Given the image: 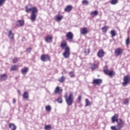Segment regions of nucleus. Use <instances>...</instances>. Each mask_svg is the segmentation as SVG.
Returning a JSON list of instances; mask_svg holds the SVG:
<instances>
[{
	"label": "nucleus",
	"instance_id": "obj_1",
	"mask_svg": "<svg viewBox=\"0 0 130 130\" xmlns=\"http://www.w3.org/2000/svg\"><path fill=\"white\" fill-rule=\"evenodd\" d=\"M25 12L26 13L31 12L30 13V20H31V22H35V21H36V18H37V15L36 14L38 13V9L36 7L28 8V6L25 7Z\"/></svg>",
	"mask_w": 130,
	"mask_h": 130
},
{
	"label": "nucleus",
	"instance_id": "obj_2",
	"mask_svg": "<svg viewBox=\"0 0 130 130\" xmlns=\"http://www.w3.org/2000/svg\"><path fill=\"white\" fill-rule=\"evenodd\" d=\"M65 99L67 105L71 106L74 103V94L73 93H70L68 97L67 95L66 96Z\"/></svg>",
	"mask_w": 130,
	"mask_h": 130
},
{
	"label": "nucleus",
	"instance_id": "obj_3",
	"mask_svg": "<svg viewBox=\"0 0 130 130\" xmlns=\"http://www.w3.org/2000/svg\"><path fill=\"white\" fill-rule=\"evenodd\" d=\"M112 123H114V122H117V124H124L122 119H118V115L117 114H115L111 119Z\"/></svg>",
	"mask_w": 130,
	"mask_h": 130
},
{
	"label": "nucleus",
	"instance_id": "obj_4",
	"mask_svg": "<svg viewBox=\"0 0 130 130\" xmlns=\"http://www.w3.org/2000/svg\"><path fill=\"white\" fill-rule=\"evenodd\" d=\"M62 55L64 58H69L71 55V49L70 47H66L64 52L62 53Z\"/></svg>",
	"mask_w": 130,
	"mask_h": 130
},
{
	"label": "nucleus",
	"instance_id": "obj_5",
	"mask_svg": "<svg viewBox=\"0 0 130 130\" xmlns=\"http://www.w3.org/2000/svg\"><path fill=\"white\" fill-rule=\"evenodd\" d=\"M66 36V40H68V41H70V42H71L72 40L74 39V34L71 31L67 32Z\"/></svg>",
	"mask_w": 130,
	"mask_h": 130
},
{
	"label": "nucleus",
	"instance_id": "obj_6",
	"mask_svg": "<svg viewBox=\"0 0 130 130\" xmlns=\"http://www.w3.org/2000/svg\"><path fill=\"white\" fill-rule=\"evenodd\" d=\"M124 126V124H117L116 126H111V130H121Z\"/></svg>",
	"mask_w": 130,
	"mask_h": 130
},
{
	"label": "nucleus",
	"instance_id": "obj_7",
	"mask_svg": "<svg viewBox=\"0 0 130 130\" xmlns=\"http://www.w3.org/2000/svg\"><path fill=\"white\" fill-rule=\"evenodd\" d=\"M123 81L122 83L123 86H126L127 84H129L130 83V77L128 76H124L123 78Z\"/></svg>",
	"mask_w": 130,
	"mask_h": 130
},
{
	"label": "nucleus",
	"instance_id": "obj_8",
	"mask_svg": "<svg viewBox=\"0 0 130 130\" xmlns=\"http://www.w3.org/2000/svg\"><path fill=\"white\" fill-rule=\"evenodd\" d=\"M41 60L44 62L48 61V60H50V56H49V55L48 54L42 55L41 56Z\"/></svg>",
	"mask_w": 130,
	"mask_h": 130
},
{
	"label": "nucleus",
	"instance_id": "obj_9",
	"mask_svg": "<svg viewBox=\"0 0 130 130\" xmlns=\"http://www.w3.org/2000/svg\"><path fill=\"white\" fill-rule=\"evenodd\" d=\"M63 19V16L61 15V14H58L56 15L54 17V20L56 22H57L58 23H59L61 20Z\"/></svg>",
	"mask_w": 130,
	"mask_h": 130
},
{
	"label": "nucleus",
	"instance_id": "obj_10",
	"mask_svg": "<svg viewBox=\"0 0 130 130\" xmlns=\"http://www.w3.org/2000/svg\"><path fill=\"white\" fill-rule=\"evenodd\" d=\"M123 52V50H122L120 48H118L115 50V53L117 56L119 55H121L122 53Z\"/></svg>",
	"mask_w": 130,
	"mask_h": 130
},
{
	"label": "nucleus",
	"instance_id": "obj_11",
	"mask_svg": "<svg viewBox=\"0 0 130 130\" xmlns=\"http://www.w3.org/2000/svg\"><path fill=\"white\" fill-rule=\"evenodd\" d=\"M62 93V89H60L59 86H57L55 88L54 94H59V95L61 94Z\"/></svg>",
	"mask_w": 130,
	"mask_h": 130
},
{
	"label": "nucleus",
	"instance_id": "obj_12",
	"mask_svg": "<svg viewBox=\"0 0 130 130\" xmlns=\"http://www.w3.org/2000/svg\"><path fill=\"white\" fill-rule=\"evenodd\" d=\"M92 84L93 85H100L102 84V79H95L92 81Z\"/></svg>",
	"mask_w": 130,
	"mask_h": 130
},
{
	"label": "nucleus",
	"instance_id": "obj_13",
	"mask_svg": "<svg viewBox=\"0 0 130 130\" xmlns=\"http://www.w3.org/2000/svg\"><path fill=\"white\" fill-rule=\"evenodd\" d=\"M104 54H105V53H104V51H103V50L101 49L98 52L97 56L100 58H101L102 57H103L104 56Z\"/></svg>",
	"mask_w": 130,
	"mask_h": 130
},
{
	"label": "nucleus",
	"instance_id": "obj_14",
	"mask_svg": "<svg viewBox=\"0 0 130 130\" xmlns=\"http://www.w3.org/2000/svg\"><path fill=\"white\" fill-rule=\"evenodd\" d=\"M80 33L82 34V35H86V34H88V30L87 28L83 27L80 29Z\"/></svg>",
	"mask_w": 130,
	"mask_h": 130
},
{
	"label": "nucleus",
	"instance_id": "obj_15",
	"mask_svg": "<svg viewBox=\"0 0 130 130\" xmlns=\"http://www.w3.org/2000/svg\"><path fill=\"white\" fill-rule=\"evenodd\" d=\"M24 22L23 20H18L16 22L17 26H19V27H22V26H24Z\"/></svg>",
	"mask_w": 130,
	"mask_h": 130
},
{
	"label": "nucleus",
	"instance_id": "obj_16",
	"mask_svg": "<svg viewBox=\"0 0 130 130\" xmlns=\"http://www.w3.org/2000/svg\"><path fill=\"white\" fill-rule=\"evenodd\" d=\"M106 75H108V76L112 78V77H113V76L115 75V72H114V71L112 70L109 71L108 72L106 73Z\"/></svg>",
	"mask_w": 130,
	"mask_h": 130
},
{
	"label": "nucleus",
	"instance_id": "obj_17",
	"mask_svg": "<svg viewBox=\"0 0 130 130\" xmlns=\"http://www.w3.org/2000/svg\"><path fill=\"white\" fill-rule=\"evenodd\" d=\"M28 71H29V69L27 67H25L21 69V72L22 75H25L26 74H27V73H28Z\"/></svg>",
	"mask_w": 130,
	"mask_h": 130
},
{
	"label": "nucleus",
	"instance_id": "obj_18",
	"mask_svg": "<svg viewBox=\"0 0 130 130\" xmlns=\"http://www.w3.org/2000/svg\"><path fill=\"white\" fill-rule=\"evenodd\" d=\"M14 35L12 31V30H9L8 34V37L11 39V40H14Z\"/></svg>",
	"mask_w": 130,
	"mask_h": 130
},
{
	"label": "nucleus",
	"instance_id": "obj_19",
	"mask_svg": "<svg viewBox=\"0 0 130 130\" xmlns=\"http://www.w3.org/2000/svg\"><path fill=\"white\" fill-rule=\"evenodd\" d=\"M45 41L47 43H51V42H52V37H46L45 38Z\"/></svg>",
	"mask_w": 130,
	"mask_h": 130
},
{
	"label": "nucleus",
	"instance_id": "obj_20",
	"mask_svg": "<svg viewBox=\"0 0 130 130\" xmlns=\"http://www.w3.org/2000/svg\"><path fill=\"white\" fill-rule=\"evenodd\" d=\"M72 10H73V6H72V5H68L66 7V8L64 9V11L65 12H71L72 11Z\"/></svg>",
	"mask_w": 130,
	"mask_h": 130
},
{
	"label": "nucleus",
	"instance_id": "obj_21",
	"mask_svg": "<svg viewBox=\"0 0 130 130\" xmlns=\"http://www.w3.org/2000/svg\"><path fill=\"white\" fill-rule=\"evenodd\" d=\"M9 126L11 130L17 129V126H16V125H15L14 123H10Z\"/></svg>",
	"mask_w": 130,
	"mask_h": 130
},
{
	"label": "nucleus",
	"instance_id": "obj_22",
	"mask_svg": "<svg viewBox=\"0 0 130 130\" xmlns=\"http://www.w3.org/2000/svg\"><path fill=\"white\" fill-rule=\"evenodd\" d=\"M99 12L98 11H92L90 13V16L92 17H96V16H98Z\"/></svg>",
	"mask_w": 130,
	"mask_h": 130
},
{
	"label": "nucleus",
	"instance_id": "obj_23",
	"mask_svg": "<svg viewBox=\"0 0 130 130\" xmlns=\"http://www.w3.org/2000/svg\"><path fill=\"white\" fill-rule=\"evenodd\" d=\"M23 98L24 99H28L29 98V93H28V92L25 91L24 92Z\"/></svg>",
	"mask_w": 130,
	"mask_h": 130
},
{
	"label": "nucleus",
	"instance_id": "obj_24",
	"mask_svg": "<svg viewBox=\"0 0 130 130\" xmlns=\"http://www.w3.org/2000/svg\"><path fill=\"white\" fill-rule=\"evenodd\" d=\"M110 34L112 37H114V36H116V34H117V33L115 30L113 29L110 31Z\"/></svg>",
	"mask_w": 130,
	"mask_h": 130
},
{
	"label": "nucleus",
	"instance_id": "obj_25",
	"mask_svg": "<svg viewBox=\"0 0 130 130\" xmlns=\"http://www.w3.org/2000/svg\"><path fill=\"white\" fill-rule=\"evenodd\" d=\"M8 78V76L6 74H3L1 75V81H6Z\"/></svg>",
	"mask_w": 130,
	"mask_h": 130
},
{
	"label": "nucleus",
	"instance_id": "obj_26",
	"mask_svg": "<svg viewBox=\"0 0 130 130\" xmlns=\"http://www.w3.org/2000/svg\"><path fill=\"white\" fill-rule=\"evenodd\" d=\"M129 102V99L126 98V99H125L123 101V104L124 105H128Z\"/></svg>",
	"mask_w": 130,
	"mask_h": 130
},
{
	"label": "nucleus",
	"instance_id": "obj_27",
	"mask_svg": "<svg viewBox=\"0 0 130 130\" xmlns=\"http://www.w3.org/2000/svg\"><path fill=\"white\" fill-rule=\"evenodd\" d=\"M90 67L92 71H94L95 69H97L98 68L97 65L95 63H90Z\"/></svg>",
	"mask_w": 130,
	"mask_h": 130
},
{
	"label": "nucleus",
	"instance_id": "obj_28",
	"mask_svg": "<svg viewBox=\"0 0 130 130\" xmlns=\"http://www.w3.org/2000/svg\"><path fill=\"white\" fill-rule=\"evenodd\" d=\"M89 105H92V103L90 101H89V100L88 99H86L85 107H87V106H89Z\"/></svg>",
	"mask_w": 130,
	"mask_h": 130
},
{
	"label": "nucleus",
	"instance_id": "obj_29",
	"mask_svg": "<svg viewBox=\"0 0 130 130\" xmlns=\"http://www.w3.org/2000/svg\"><path fill=\"white\" fill-rule=\"evenodd\" d=\"M59 83H63L64 81H66L64 76H62L60 79H58Z\"/></svg>",
	"mask_w": 130,
	"mask_h": 130
},
{
	"label": "nucleus",
	"instance_id": "obj_30",
	"mask_svg": "<svg viewBox=\"0 0 130 130\" xmlns=\"http://www.w3.org/2000/svg\"><path fill=\"white\" fill-rule=\"evenodd\" d=\"M18 67L16 65L12 66L11 68V71H17Z\"/></svg>",
	"mask_w": 130,
	"mask_h": 130
},
{
	"label": "nucleus",
	"instance_id": "obj_31",
	"mask_svg": "<svg viewBox=\"0 0 130 130\" xmlns=\"http://www.w3.org/2000/svg\"><path fill=\"white\" fill-rule=\"evenodd\" d=\"M57 101L58 103H59V104L62 103V98H61V96L59 97L57 100Z\"/></svg>",
	"mask_w": 130,
	"mask_h": 130
},
{
	"label": "nucleus",
	"instance_id": "obj_32",
	"mask_svg": "<svg viewBox=\"0 0 130 130\" xmlns=\"http://www.w3.org/2000/svg\"><path fill=\"white\" fill-rule=\"evenodd\" d=\"M118 3V0H112L111 1V5H116Z\"/></svg>",
	"mask_w": 130,
	"mask_h": 130
},
{
	"label": "nucleus",
	"instance_id": "obj_33",
	"mask_svg": "<svg viewBox=\"0 0 130 130\" xmlns=\"http://www.w3.org/2000/svg\"><path fill=\"white\" fill-rule=\"evenodd\" d=\"M102 30L104 33H106L107 31V26H104L102 28Z\"/></svg>",
	"mask_w": 130,
	"mask_h": 130
},
{
	"label": "nucleus",
	"instance_id": "obj_34",
	"mask_svg": "<svg viewBox=\"0 0 130 130\" xmlns=\"http://www.w3.org/2000/svg\"><path fill=\"white\" fill-rule=\"evenodd\" d=\"M60 46H61L62 49H63V48L64 47H65V48H66V47H67V43H61Z\"/></svg>",
	"mask_w": 130,
	"mask_h": 130
},
{
	"label": "nucleus",
	"instance_id": "obj_35",
	"mask_svg": "<svg viewBox=\"0 0 130 130\" xmlns=\"http://www.w3.org/2000/svg\"><path fill=\"white\" fill-rule=\"evenodd\" d=\"M45 109L47 111H51V107L50 106H47L45 107Z\"/></svg>",
	"mask_w": 130,
	"mask_h": 130
},
{
	"label": "nucleus",
	"instance_id": "obj_36",
	"mask_svg": "<svg viewBox=\"0 0 130 130\" xmlns=\"http://www.w3.org/2000/svg\"><path fill=\"white\" fill-rule=\"evenodd\" d=\"M45 129H46V130L51 129V126L50 125H46L45 126Z\"/></svg>",
	"mask_w": 130,
	"mask_h": 130
},
{
	"label": "nucleus",
	"instance_id": "obj_37",
	"mask_svg": "<svg viewBox=\"0 0 130 130\" xmlns=\"http://www.w3.org/2000/svg\"><path fill=\"white\" fill-rule=\"evenodd\" d=\"M82 4L83 5H86V6H88V5H89V1L87 0H83L82 1Z\"/></svg>",
	"mask_w": 130,
	"mask_h": 130
},
{
	"label": "nucleus",
	"instance_id": "obj_38",
	"mask_svg": "<svg viewBox=\"0 0 130 130\" xmlns=\"http://www.w3.org/2000/svg\"><path fill=\"white\" fill-rule=\"evenodd\" d=\"M90 53V49H85V55H88V54Z\"/></svg>",
	"mask_w": 130,
	"mask_h": 130
},
{
	"label": "nucleus",
	"instance_id": "obj_39",
	"mask_svg": "<svg viewBox=\"0 0 130 130\" xmlns=\"http://www.w3.org/2000/svg\"><path fill=\"white\" fill-rule=\"evenodd\" d=\"M108 71H109L108 68H107V66H105V67H104V72L105 74H106Z\"/></svg>",
	"mask_w": 130,
	"mask_h": 130
},
{
	"label": "nucleus",
	"instance_id": "obj_40",
	"mask_svg": "<svg viewBox=\"0 0 130 130\" xmlns=\"http://www.w3.org/2000/svg\"><path fill=\"white\" fill-rule=\"evenodd\" d=\"M7 0H0V7H2L4 5Z\"/></svg>",
	"mask_w": 130,
	"mask_h": 130
},
{
	"label": "nucleus",
	"instance_id": "obj_41",
	"mask_svg": "<svg viewBox=\"0 0 130 130\" xmlns=\"http://www.w3.org/2000/svg\"><path fill=\"white\" fill-rule=\"evenodd\" d=\"M129 38H128L125 41L126 45H129Z\"/></svg>",
	"mask_w": 130,
	"mask_h": 130
},
{
	"label": "nucleus",
	"instance_id": "obj_42",
	"mask_svg": "<svg viewBox=\"0 0 130 130\" xmlns=\"http://www.w3.org/2000/svg\"><path fill=\"white\" fill-rule=\"evenodd\" d=\"M13 63H17V62H18V58L17 57H15L13 59Z\"/></svg>",
	"mask_w": 130,
	"mask_h": 130
},
{
	"label": "nucleus",
	"instance_id": "obj_43",
	"mask_svg": "<svg viewBox=\"0 0 130 130\" xmlns=\"http://www.w3.org/2000/svg\"><path fill=\"white\" fill-rule=\"evenodd\" d=\"M81 100H82V96L79 95L77 100V101H78L79 103H81Z\"/></svg>",
	"mask_w": 130,
	"mask_h": 130
},
{
	"label": "nucleus",
	"instance_id": "obj_44",
	"mask_svg": "<svg viewBox=\"0 0 130 130\" xmlns=\"http://www.w3.org/2000/svg\"><path fill=\"white\" fill-rule=\"evenodd\" d=\"M69 75L70 77H71V78H73V77H74V76H75L74 72H69Z\"/></svg>",
	"mask_w": 130,
	"mask_h": 130
},
{
	"label": "nucleus",
	"instance_id": "obj_45",
	"mask_svg": "<svg viewBox=\"0 0 130 130\" xmlns=\"http://www.w3.org/2000/svg\"><path fill=\"white\" fill-rule=\"evenodd\" d=\"M32 50V48L28 47L26 48V52H28V53H30L31 52V51Z\"/></svg>",
	"mask_w": 130,
	"mask_h": 130
},
{
	"label": "nucleus",
	"instance_id": "obj_46",
	"mask_svg": "<svg viewBox=\"0 0 130 130\" xmlns=\"http://www.w3.org/2000/svg\"><path fill=\"white\" fill-rule=\"evenodd\" d=\"M13 104H15V103H16V99H13Z\"/></svg>",
	"mask_w": 130,
	"mask_h": 130
},
{
	"label": "nucleus",
	"instance_id": "obj_47",
	"mask_svg": "<svg viewBox=\"0 0 130 130\" xmlns=\"http://www.w3.org/2000/svg\"><path fill=\"white\" fill-rule=\"evenodd\" d=\"M17 92L18 93H19V94H21V91H20V90H18Z\"/></svg>",
	"mask_w": 130,
	"mask_h": 130
}]
</instances>
